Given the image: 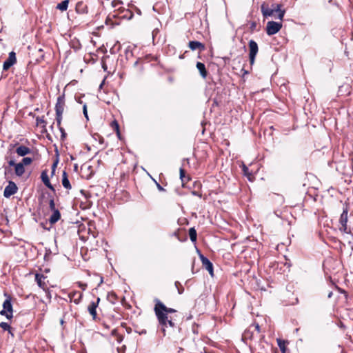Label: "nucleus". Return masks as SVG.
I'll return each mask as SVG.
<instances>
[{
	"mask_svg": "<svg viewBox=\"0 0 353 353\" xmlns=\"http://www.w3.org/2000/svg\"><path fill=\"white\" fill-rule=\"evenodd\" d=\"M281 4H272L271 7L269 6L268 3H263L261 6V10L264 18L272 17L274 13H277L276 18L282 20L285 15V10H281Z\"/></svg>",
	"mask_w": 353,
	"mask_h": 353,
	"instance_id": "1",
	"label": "nucleus"
},
{
	"mask_svg": "<svg viewBox=\"0 0 353 353\" xmlns=\"http://www.w3.org/2000/svg\"><path fill=\"white\" fill-rule=\"evenodd\" d=\"M154 311L159 321L160 329L163 333V336H165L166 329L168 328L167 323L169 320L168 315L165 312H162V311L157 307H154Z\"/></svg>",
	"mask_w": 353,
	"mask_h": 353,
	"instance_id": "2",
	"label": "nucleus"
},
{
	"mask_svg": "<svg viewBox=\"0 0 353 353\" xmlns=\"http://www.w3.org/2000/svg\"><path fill=\"white\" fill-rule=\"evenodd\" d=\"M348 208L346 206L343 208V212L341 214L340 219H339V223L341 224V227L339 228V230L341 232H343L344 233L350 234L351 233V230L348 229L347 223L348 220Z\"/></svg>",
	"mask_w": 353,
	"mask_h": 353,
	"instance_id": "3",
	"label": "nucleus"
},
{
	"mask_svg": "<svg viewBox=\"0 0 353 353\" xmlns=\"http://www.w3.org/2000/svg\"><path fill=\"white\" fill-rule=\"evenodd\" d=\"M282 28V23L270 21L267 23L266 33L269 36L276 34Z\"/></svg>",
	"mask_w": 353,
	"mask_h": 353,
	"instance_id": "4",
	"label": "nucleus"
},
{
	"mask_svg": "<svg viewBox=\"0 0 353 353\" xmlns=\"http://www.w3.org/2000/svg\"><path fill=\"white\" fill-rule=\"evenodd\" d=\"M249 60L250 65H253L255 61L256 56L259 51V47L257 43L254 40H250L249 41Z\"/></svg>",
	"mask_w": 353,
	"mask_h": 353,
	"instance_id": "5",
	"label": "nucleus"
},
{
	"mask_svg": "<svg viewBox=\"0 0 353 353\" xmlns=\"http://www.w3.org/2000/svg\"><path fill=\"white\" fill-rule=\"evenodd\" d=\"M18 190L17 185L12 181L8 182V185L5 188L3 191V196L6 198H9L14 194Z\"/></svg>",
	"mask_w": 353,
	"mask_h": 353,
	"instance_id": "6",
	"label": "nucleus"
},
{
	"mask_svg": "<svg viewBox=\"0 0 353 353\" xmlns=\"http://www.w3.org/2000/svg\"><path fill=\"white\" fill-rule=\"evenodd\" d=\"M17 62L16 54L12 51L9 53L8 58L4 61L3 65V70H8Z\"/></svg>",
	"mask_w": 353,
	"mask_h": 353,
	"instance_id": "7",
	"label": "nucleus"
},
{
	"mask_svg": "<svg viewBox=\"0 0 353 353\" xmlns=\"http://www.w3.org/2000/svg\"><path fill=\"white\" fill-rule=\"evenodd\" d=\"M65 107V94L59 96L55 104L56 113L63 114Z\"/></svg>",
	"mask_w": 353,
	"mask_h": 353,
	"instance_id": "8",
	"label": "nucleus"
},
{
	"mask_svg": "<svg viewBox=\"0 0 353 353\" xmlns=\"http://www.w3.org/2000/svg\"><path fill=\"white\" fill-rule=\"evenodd\" d=\"M3 308L6 310L10 314H6V318L8 319H10L12 317V305L11 303V297L10 296L8 295L7 299L4 301L3 303Z\"/></svg>",
	"mask_w": 353,
	"mask_h": 353,
	"instance_id": "9",
	"label": "nucleus"
},
{
	"mask_svg": "<svg viewBox=\"0 0 353 353\" xmlns=\"http://www.w3.org/2000/svg\"><path fill=\"white\" fill-rule=\"evenodd\" d=\"M202 265L205 268L211 276H213V265L212 262L203 254H200Z\"/></svg>",
	"mask_w": 353,
	"mask_h": 353,
	"instance_id": "10",
	"label": "nucleus"
},
{
	"mask_svg": "<svg viewBox=\"0 0 353 353\" xmlns=\"http://www.w3.org/2000/svg\"><path fill=\"white\" fill-rule=\"evenodd\" d=\"M154 307L159 308L162 311V312L167 314V315H168L170 313H174L176 312V310L173 308L166 307L160 300L157 299H155Z\"/></svg>",
	"mask_w": 353,
	"mask_h": 353,
	"instance_id": "11",
	"label": "nucleus"
},
{
	"mask_svg": "<svg viewBox=\"0 0 353 353\" xmlns=\"http://www.w3.org/2000/svg\"><path fill=\"white\" fill-rule=\"evenodd\" d=\"M99 301L100 298L97 297V301H92L88 307V310L90 315L92 316L93 319H95L97 317V307H98Z\"/></svg>",
	"mask_w": 353,
	"mask_h": 353,
	"instance_id": "12",
	"label": "nucleus"
},
{
	"mask_svg": "<svg viewBox=\"0 0 353 353\" xmlns=\"http://www.w3.org/2000/svg\"><path fill=\"white\" fill-rule=\"evenodd\" d=\"M189 48L192 50H198L199 52L203 51L205 50V45L198 41H191L188 43Z\"/></svg>",
	"mask_w": 353,
	"mask_h": 353,
	"instance_id": "13",
	"label": "nucleus"
},
{
	"mask_svg": "<svg viewBox=\"0 0 353 353\" xmlns=\"http://www.w3.org/2000/svg\"><path fill=\"white\" fill-rule=\"evenodd\" d=\"M41 179L46 186H47L52 191L55 192V189L50 182V179L48 175V171L46 170L42 171L41 174Z\"/></svg>",
	"mask_w": 353,
	"mask_h": 353,
	"instance_id": "14",
	"label": "nucleus"
},
{
	"mask_svg": "<svg viewBox=\"0 0 353 353\" xmlns=\"http://www.w3.org/2000/svg\"><path fill=\"white\" fill-rule=\"evenodd\" d=\"M46 279L43 274L37 273L35 274V281L39 285V288H42L43 290H46V283L44 280Z\"/></svg>",
	"mask_w": 353,
	"mask_h": 353,
	"instance_id": "15",
	"label": "nucleus"
},
{
	"mask_svg": "<svg viewBox=\"0 0 353 353\" xmlns=\"http://www.w3.org/2000/svg\"><path fill=\"white\" fill-rule=\"evenodd\" d=\"M16 152L20 157H25L31 152V150L28 147L21 145L17 148Z\"/></svg>",
	"mask_w": 353,
	"mask_h": 353,
	"instance_id": "16",
	"label": "nucleus"
},
{
	"mask_svg": "<svg viewBox=\"0 0 353 353\" xmlns=\"http://www.w3.org/2000/svg\"><path fill=\"white\" fill-rule=\"evenodd\" d=\"M75 10L79 14H86L88 13V6L82 1H79L77 3Z\"/></svg>",
	"mask_w": 353,
	"mask_h": 353,
	"instance_id": "17",
	"label": "nucleus"
},
{
	"mask_svg": "<svg viewBox=\"0 0 353 353\" xmlns=\"http://www.w3.org/2000/svg\"><path fill=\"white\" fill-rule=\"evenodd\" d=\"M52 214L49 218V222L51 225L56 223L61 219V213L59 210L52 211Z\"/></svg>",
	"mask_w": 353,
	"mask_h": 353,
	"instance_id": "18",
	"label": "nucleus"
},
{
	"mask_svg": "<svg viewBox=\"0 0 353 353\" xmlns=\"http://www.w3.org/2000/svg\"><path fill=\"white\" fill-rule=\"evenodd\" d=\"M196 68L199 71L201 76L203 79L206 78V77L208 75V72L206 70L205 64L201 62H197L196 63Z\"/></svg>",
	"mask_w": 353,
	"mask_h": 353,
	"instance_id": "19",
	"label": "nucleus"
},
{
	"mask_svg": "<svg viewBox=\"0 0 353 353\" xmlns=\"http://www.w3.org/2000/svg\"><path fill=\"white\" fill-rule=\"evenodd\" d=\"M83 296V294L79 292H73L69 294V297L70 299H74V303L75 304H79L80 302V300L81 299Z\"/></svg>",
	"mask_w": 353,
	"mask_h": 353,
	"instance_id": "20",
	"label": "nucleus"
},
{
	"mask_svg": "<svg viewBox=\"0 0 353 353\" xmlns=\"http://www.w3.org/2000/svg\"><path fill=\"white\" fill-rule=\"evenodd\" d=\"M62 185L65 189H71V185L68 178V174L65 171H63L62 174Z\"/></svg>",
	"mask_w": 353,
	"mask_h": 353,
	"instance_id": "21",
	"label": "nucleus"
},
{
	"mask_svg": "<svg viewBox=\"0 0 353 353\" xmlns=\"http://www.w3.org/2000/svg\"><path fill=\"white\" fill-rule=\"evenodd\" d=\"M14 173L17 176H21L25 173V166L18 163L14 168Z\"/></svg>",
	"mask_w": 353,
	"mask_h": 353,
	"instance_id": "22",
	"label": "nucleus"
},
{
	"mask_svg": "<svg viewBox=\"0 0 353 353\" xmlns=\"http://www.w3.org/2000/svg\"><path fill=\"white\" fill-rule=\"evenodd\" d=\"M68 3H69V0H64L57 4V8L61 11H65L68 9Z\"/></svg>",
	"mask_w": 353,
	"mask_h": 353,
	"instance_id": "23",
	"label": "nucleus"
},
{
	"mask_svg": "<svg viewBox=\"0 0 353 353\" xmlns=\"http://www.w3.org/2000/svg\"><path fill=\"white\" fill-rule=\"evenodd\" d=\"M189 236L192 242H196L197 234L194 228H191L189 229Z\"/></svg>",
	"mask_w": 353,
	"mask_h": 353,
	"instance_id": "24",
	"label": "nucleus"
},
{
	"mask_svg": "<svg viewBox=\"0 0 353 353\" xmlns=\"http://www.w3.org/2000/svg\"><path fill=\"white\" fill-rule=\"evenodd\" d=\"M107 299L111 303L114 304L117 299V296L114 292H109L107 295Z\"/></svg>",
	"mask_w": 353,
	"mask_h": 353,
	"instance_id": "25",
	"label": "nucleus"
},
{
	"mask_svg": "<svg viewBox=\"0 0 353 353\" xmlns=\"http://www.w3.org/2000/svg\"><path fill=\"white\" fill-rule=\"evenodd\" d=\"M48 197L50 199L49 200V208L50 209L51 211H54V210H57V209L55 208V203H54V197L52 195H51L50 194H48Z\"/></svg>",
	"mask_w": 353,
	"mask_h": 353,
	"instance_id": "26",
	"label": "nucleus"
},
{
	"mask_svg": "<svg viewBox=\"0 0 353 353\" xmlns=\"http://www.w3.org/2000/svg\"><path fill=\"white\" fill-rule=\"evenodd\" d=\"M0 327L5 331H8L10 334L13 335V334L11 332V327L8 323L6 322H1L0 323Z\"/></svg>",
	"mask_w": 353,
	"mask_h": 353,
	"instance_id": "27",
	"label": "nucleus"
},
{
	"mask_svg": "<svg viewBox=\"0 0 353 353\" xmlns=\"http://www.w3.org/2000/svg\"><path fill=\"white\" fill-rule=\"evenodd\" d=\"M32 162V159L30 157H23L21 161L20 162L23 166L28 165Z\"/></svg>",
	"mask_w": 353,
	"mask_h": 353,
	"instance_id": "28",
	"label": "nucleus"
},
{
	"mask_svg": "<svg viewBox=\"0 0 353 353\" xmlns=\"http://www.w3.org/2000/svg\"><path fill=\"white\" fill-rule=\"evenodd\" d=\"M174 285H175V287H176V289H177L178 293H179V294H183V292H184V288H183V287L182 286V285L181 284V283H180V282H179V281H176V282L174 283Z\"/></svg>",
	"mask_w": 353,
	"mask_h": 353,
	"instance_id": "29",
	"label": "nucleus"
},
{
	"mask_svg": "<svg viewBox=\"0 0 353 353\" xmlns=\"http://www.w3.org/2000/svg\"><path fill=\"white\" fill-rule=\"evenodd\" d=\"M277 343H278V346L279 347V348L282 351V352L285 353V341L281 339H277Z\"/></svg>",
	"mask_w": 353,
	"mask_h": 353,
	"instance_id": "30",
	"label": "nucleus"
},
{
	"mask_svg": "<svg viewBox=\"0 0 353 353\" xmlns=\"http://www.w3.org/2000/svg\"><path fill=\"white\" fill-rule=\"evenodd\" d=\"M36 123H37V125H43V127H45L46 122L43 119V117H37L36 119Z\"/></svg>",
	"mask_w": 353,
	"mask_h": 353,
	"instance_id": "31",
	"label": "nucleus"
},
{
	"mask_svg": "<svg viewBox=\"0 0 353 353\" xmlns=\"http://www.w3.org/2000/svg\"><path fill=\"white\" fill-rule=\"evenodd\" d=\"M184 178H186L185 172L183 168H180V179L183 185H184Z\"/></svg>",
	"mask_w": 353,
	"mask_h": 353,
	"instance_id": "32",
	"label": "nucleus"
},
{
	"mask_svg": "<svg viewBox=\"0 0 353 353\" xmlns=\"http://www.w3.org/2000/svg\"><path fill=\"white\" fill-rule=\"evenodd\" d=\"M62 114H63L56 113V121H57L58 127L61 126V121H62Z\"/></svg>",
	"mask_w": 353,
	"mask_h": 353,
	"instance_id": "33",
	"label": "nucleus"
},
{
	"mask_svg": "<svg viewBox=\"0 0 353 353\" xmlns=\"http://www.w3.org/2000/svg\"><path fill=\"white\" fill-rule=\"evenodd\" d=\"M125 11L126 14H125L123 17L128 19H131L133 17V13L129 10H126Z\"/></svg>",
	"mask_w": 353,
	"mask_h": 353,
	"instance_id": "34",
	"label": "nucleus"
},
{
	"mask_svg": "<svg viewBox=\"0 0 353 353\" xmlns=\"http://www.w3.org/2000/svg\"><path fill=\"white\" fill-rule=\"evenodd\" d=\"M58 128H59V130H60V132H61V139L62 140H64V139H65V137H66V133H65V130H64L61 126L58 127Z\"/></svg>",
	"mask_w": 353,
	"mask_h": 353,
	"instance_id": "35",
	"label": "nucleus"
},
{
	"mask_svg": "<svg viewBox=\"0 0 353 353\" xmlns=\"http://www.w3.org/2000/svg\"><path fill=\"white\" fill-rule=\"evenodd\" d=\"M168 327H170L171 328H174L176 327L175 323L172 321V319H169L167 323Z\"/></svg>",
	"mask_w": 353,
	"mask_h": 353,
	"instance_id": "36",
	"label": "nucleus"
},
{
	"mask_svg": "<svg viewBox=\"0 0 353 353\" xmlns=\"http://www.w3.org/2000/svg\"><path fill=\"white\" fill-rule=\"evenodd\" d=\"M112 127L115 128V130H117V134H119V126L118 123L116 121H114L112 123Z\"/></svg>",
	"mask_w": 353,
	"mask_h": 353,
	"instance_id": "37",
	"label": "nucleus"
},
{
	"mask_svg": "<svg viewBox=\"0 0 353 353\" xmlns=\"http://www.w3.org/2000/svg\"><path fill=\"white\" fill-rule=\"evenodd\" d=\"M83 113L85 116V117L88 119V111H87V105L85 103L83 106Z\"/></svg>",
	"mask_w": 353,
	"mask_h": 353,
	"instance_id": "38",
	"label": "nucleus"
},
{
	"mask_svg": "<svg viewBox=\"0 0 353 353\" xmlns=\"http://www.w3.org/2000/svg\"><path fill=\"white\" fill-rule=\"evenodd\" d=\"M78 285L79 288H81L83 290H85L86 288H87V284L86 283H81V282H79L78 283Z\"/></svg>",
	"mask_w": 353,
	"mask_h": 353,
	"instance_id": "39",
	"label": "nucleus"
},
{
	"mask_svg": "<svg viewBox=\"0 0 353 353\" xmlns=\"http://www.w3.org/2000/svg\"><path fill=\"white\" fill-rule=\"evenodd\" d=\"M46 291V297L49 299V301H50L51 299H52V295H51V293H50V291L47 289L45 290Z\"/></svg>",
	"mask_w": 353,
	"mask_h": 353,
	"instance_id": "40",
	"label": "nucleus"
},
{
	"mask_svg": "<svg viewBox=\"0 0 353 353\" xmlns=\"http://www.w3.org/2000/svg\"><path fill=\"white\" fill-rule=\"evenodd\" d=\"M122 1H112V6L117 8L119 4H122Z\"/></svg>",
	"mask_w": 353,
	"mask_h": 353,
	"instance_id": "41",
	"label": "nucleus"
},
{
	"mask_svg": "<svg viewBox=\"0 0 353 353\" xmlns=\"http://www.w3.org/2000/svg\"><path fill=\"white\" fill-rule=\"evenodd\" d=\"M8 163L10 166H14V168L16 167V165L17 164L14 162V161L13 159H10Z\"/></svg>",
	"mask_w": 353,
	"mask_h": 353,
	"instance_id": "42",
	"label": "nucleus"
},
{
	"mask_svg": "<svg viewBox=\"0 0 353 353\" xmlns=\"http://www.w3.org/2000/svg\"><path fill=\"white\" fill-rule=\"evenodd\" d=\"M155 183H156L157 187L159 191H165V189L159 183H158L157 181H155Z\"/></svg>",
	"mask_w": 353,
	"mask_h": 353,
	"instance_id": "43",
	"label": "nucleus"
},
{
	"mask_svg": "<svg viewBox=\"0 0 353 353\" xmlns=\"http://www.w3.org/2000/svg\"><path fill=\"white\" fill-rule=\"evenodd\" d=\"M256 23L255 21H252L251 23L250 29L253 30L256 28Z\"/></svg>",
	"mask_w": 353,
	"mask_h": 353,
	"instance_id": "44",
	"label": "nucleus"
},
{
	"mask_svg": "<svg viewBox=\"0 0 353 353\" xmlns=\"http://www.w3.org/2000/svg\"><path fill=\"white\" fill-rule=\"evenodd\" d=\"M57 163H58L57 161L54 162L52 166V174L54 173L55 168L57 167Z\"/></svg>",
	"mask_w": 353,
	"mask_h": 353,
	"instance_id": "45",
	"label": "nucleus"
},
{
	"mask_svg": "<svg viewBox=\"0 0 353 353\" xmlns=\"http://www.w3.org/2000/svg\"><path fill=\"white\" fill-rule=\"evenodd\" d=\"M0 314L1 315H5L6 316V314H10L9 312H7L6 310L5 309H3L1 312H0Z\"/></svg>",
	"mask_w": 353,
	"mask_h": 353,
	"instance_id": "46",
	"label": "nucleus"
},
{
	"mask_svg": "<svg viewBox=\"0 0 353 353\" xmlns=\"http://www.w3.org/2000/svg\"><path fill=\"white\" fill-rule=\"evenodd\" d=\"M249 334H250V331H249V330H247V331H245V332H244V334H243V336H244L245 338H247V337L250 336H249Z\"/></svg>",
	"mask_w": 353,
	"mask_h": 353,
	"instance_id": "47",
	"label": "nucleus"
},
{
	"mask_svg": "<svg viewBox=\"0 0 353 353\" xmlns=\"http://www.w3.org/2000/svg\"><path fill=\"white\" fill-rule=\"evenodd\" d=\"M243 171L244 172V173L246 174L248 171V168L245 165H243Z\"/></svg>",
	"mask_w": 353,
	"mask_h": 353,
	"instance_id": "48",
	"label": "nucleus"
},
{
	"mask_svg": "<svg viewBox=\"0 0 353 353\" xmlns=\"http://www.w3.org/2000/svg\"><path fill=\"white\" fill-rule=\"evenodd\" d=\"M192 194L193 195H194V196H199V197H201V194H199V192H196V191H192Z\"/></svg>",
	"mask_w": 353,
	"mask_h": 353,
	"instance_id": "49",
	"label": "nucleus"
},
{
	"mask_svg": "<svg viewBox=\"0 0 353 353\" xmlns=\"http://www.w3.org/2000/svg\"><path fill=\"white\" fill-rule=\"evenodd\" d=\"M254 326H255V328L257 330V332H260V326L259 325V324H256Z\"/></svg>",
	"mask_w": 353,
	"mask_h": 353,
	"instance_id": "50",
	"label": "nucleus"
},
{
	"mask_svg": "<svg viewBox=\"0 0 353 353\" xmlns=\"http://www.w3.org/2000/svg\"><path fill=\"white\" fill-rule=\"evenodd\" d=\"M333 295V292H330L327 294V298L328 299H330Z\"/></svg>",
	"mask_w": 353,
	"mask_h": 353,
	"instance_id": "51",
	"label": "nucleus"
},
{
	"mask_svg": "<svg viewBox=\"0 0 353 353\" xmlns=\"http://www.w3.org/2000/svg\"><path fill=\"white\" fill-rule=\"evenodd\" d=\"M146 334V330H143L141 332H139V334Z\"/></svg>",
	"mask_w": 353,
	"mask_h": 353,
	"instance_id": "52",
	"label": "nucleus"
},
{
	"mask_svg": "<svg viewBox=\"0 0 353 353\" xmlns=\"http://www.w3.org/2000/svg\"><path fill=\"white\" fill-rule=\"evenodd\" d=\"M103 277H101V278H100V282H99V283L98 286H99V285L103 283Z\"/></svg>",
	"mask_w": 353,
	"mask_h": 353,
	"instance_id": "53",
	"label": "nucleus"
},
{
	"mask_svg": "<svg viewBox=\"0 0 353 353\" xmlns=\"http://www.w3.org/2000/svg\"><path fill=\"white\" fill-rule=\"evenodd\" d=\"M190 180V177L189 176H186V178H184V183L189 181Z\"/></svg>",
	"mask_w": 353,
	"mask_h": 353,
	"instance_id": "54",
	"label": "nucleus"
},
{
	"mask_svg": "<svg viewBox=\"0 0 353 353\" xmlns=\"http://www.w3.org/2000/svg\"><path fill=\"white\" fill-rule=\"evenodd\" d=\"M118 9L120 10V12H124V11H125V9H124V8H120V7H119Z\"/></svg>",
	"mask_w": 353,
	"mask_h": 353,
	"instance_id": "55",
	"label": "nucleus"
},
{
	"mask_svg": "<svg viewBox=\"0 0 353 353\" xmlns=\"http://www.w3.org/2000/svg\"><path fill=\"white\" fill-rule=\"evenodd\" d=\"M116 333H117V330H114L112 331V335H115Z\"/></svg>",
	"mask_w": 353,
	"mask_h": 353,
	"instance_id": "56",
	"label": "nucleus"
},
{
	"mask_svg": "<svg viewBox=\"0 0 353 353\" xmlns=\"http://www.w3.org/2000/svg\"><path fill=\"white\" fill-rule=\"evenodd\" d=\"M184 54H181V55L179 56V59H183V58H184Z\"/></svg>",
	"mask_w": 353,
	"mask_h": 353,
	"instance_id": "57",
	"label": "nucleus"
},
{
	"mask_svg": "<svg viewBox=\"0 0 353 353\" xmlns=\"http://www.w3.org/2000/svg\"><path fill=\"white\" fill-rule=\"evenodd\" d=\"M77 101L78 103H82V101H81V100H80V99H77Z\"/></svg>",
	"mask_w": 353,
	"mask_h": 353,
	"instance_id": "58",
	"label": "nucleus"
},
{
	"mask_svg": "<svg viewBox=\"0 0 353 353\" xmlns=\"http://www.w3.org/2000/svg\"><path fill=\"white\" fill-rule=\"evenodd\" d=\"M137 10L138 14H141V11H140V10H139V9H138V8H137Z\"/></svg>",
	"mask_w": 353,
	"mask_h": 353,
	"instance_id": "59",
	"label": "nucleus"
},
{
	"mask_svg": "<svg viewBox=\"0 0 353 353\" xmlns=\"http://www.w3.org/2000/svg\"><path fill=\"white\" fill-rule=\"evenodd\" d=\"M154 31H155V30L152 31L153 36H154V35H156V34H157V32H154Z\"/></svg>",
	"mask_w": 353,
	"mask_h": 353,
	"instance_id": "60",
	"label": "nucleus"
},
{
	"mask_svg": "<svg viewBox=\"0 0 353 353\" xmlns=\"http://www.w3.org/2000/svg\"><path fill=\"white\" fill-rule=\"evenodd\" d=\"M154 31H155V30L152 31L153 36H154V35H156V34H157V32H154Z\"/></svg>",
	"mask_w": 353,
	"mask_h": 353,
	"instance_id": "61",
	"label": "nucleus"
},
{
	"mask_svg": "<svg viewBox=\"0 0 353 353\" xmlns=\"http://www.w3.org/2000/svg\"><path fill=\"white\" fill-rule=\"evenodd\" d=\"M154 31H155V30L152 31L153 36H154V35H156V34H157V32H154Z\"/></svg>",
	"mask_w": 353,
	"mask_h": 353,
	"instance_id": "62",
	"label": "nucleus"
},
{
	"mask_svg": "<svg viewBox=\"0 0 353 353\" xmlns=\"http://www.w3.org/2000/svg\"><path fill=\"white\" fill-rule=\"evenodd\" d=\"M139 63V61L137 60L135 63H134V65H137Z\"/></svg>",
	"mask_w": 353,
	"mask_h": 353,
	"instance_id": "63",
	"label": "nucleus"
},
{
	"mask_svg": "<svg viewBox=\"0 0 353 353\" xmlns=\"http://www.w3.org/2000/svg\"><path fill=\"white\" fill-rule=\"evenodd\" d=\"M63 323H64L63 320V319H62V320H61V325H63Z\"/></svg>",
	"mask_w": 353,
	"mask_h": 353,
	"instance_id": "64",
	"label": "nucleus"
}]
</instances>
